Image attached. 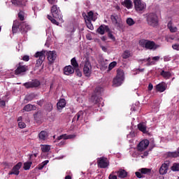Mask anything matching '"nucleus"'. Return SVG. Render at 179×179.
Returning <instances> with one entry per match:
<instances>
[{"instance_id": "nucleus-5", "label": "nucleus", "mask_w": 179, "mask_h": 179, "mask_svg": "<svg viewBox=\"0 0 179 179\" xmlns=\"http://www.w3.org/2000/svg\"><path fill=\"white\" fill-rule=\"evenodd\" d=\"M90 101L97 106L96 108H94V113H98V112L101 113V109L99 107V104L103 101V99L101 97H100L99 96L96 95L95 94H93L92 96H91Z\"/></svg>"}, {"instance_id": "nucleus-41", "label": "nucleus", "mask_w": 179, "mask_h": 179, "mask_svg": "<svg viewBox=\"0 0 179 179\" xmlns=\"http://www.w3.org/2000/svg\"><path fill=\"white\" fill-rule=\"evenodd\" d=\"M94 13L92 11H90L87 13V22L93 21Z\"/></svg>"}, {"instance_id": "nucleus-48", "label": "nucleus", "mask_w": 179, "mask_h": 179, "mask_svg": "<svg viewBox=\"0 0 179 179\" xmlns=\"http://www.w3.org/2000/svg\"><path fill=\"white\" fill-rule=\"evenodd\" d=\"M21 24L22 22H20L18 20H15L13 27L20 28V27H21Z\"/></svg>"}, {"instance_id": "nucleus-51", "label": "nucleus", "mask_w": 179, "mask_h": 179, "mask_svg": "<svg viewBox=\"0 0 179 179\" xmlns=\"http://www.w3.org/2000/svg\"><path fill=\"white\" fill-rule=\"evenodd\" d=\"M108 37L110 39L113 40V41H115V36L113 35V32H112V31H110V32L108 33Z\"/></svg>"}, {"instance_id": "nucleus-14", "label": "nucleus", "mask_w": 179, "mask_h": 179, "mask_svg": "<svg viewBox=\"0 0 179 179\" xmlns=\"http://www.w3.org/2000/svg\"><path fill=\"white\" fill-rule=\"evenodd\" d=\"M22 166V162H18V164H17V165H15L12 169V171H10V172L8 173V175H15V176H18L20 174V169H21Z\"/></svg>"}, {"instance_id": "nucleus-35", "label": "nucleus", "mask_w": 179, "mask_h": 179, "mask_svg": "<svg viewBox=\"0 0 179 179\" xmlns=\"http://www.w3.org/2000/svg\"><path fill=\"white\" fill-rule=\"evenodd\" d=\"M48 20H49L53 24H55L57 26L59 25V22H57L55 19H54L51 15H47Z\"/></svg>"}, {"instance_id": "nucleus-42", "label": "nucleus", "mask_w": 179, "mask_h": 179, "mask_svg": "<svg viewBox=\"0 0 179 179\" xmlns=\"http://www.w3.org/2000/svg\"><path fill=\"white\" fill-rule=\"evenodd\" d=\"M34 98H35V95L34 94H31L25 96V100L28 101H32Z\"/></svg>"}, {"instance_id": "nucleus-11", "label": "nucleus", "mask_w": 179, "mask_h": 179, "mask_svg": "<svg viewBox=\"0 0 179 179\" xmlns=\"http://www.w3.org/2000/svg\"><path fill=\"white\" fill-rule=\"evenodd\" d=\"M46 56L49 64H52L57 59L56 51H48L46 52Z\"/></svg>"}, {"instance_id": "nucleus-10", "label": "nucleus", "mask_w": 179, "mask_h": 179, "mask_svg": "<svg viewBox=\"0 0 179 179\" xmlns=\"http://www.w3.org/2000/svg\"><path fill=\"white\" fill-rule=\"evenodd\" d=\"M83 72L86 77H90L92 73L91 63L89 60H86L84 64Z\"/></svg>"}, {"instance_id": "nucleus-63", "label": "nucleus", "mask_w": 179, "mask_h": 179, "mask_svg": "<svg viewBox=\"0 0 179 179\" xmlns=\"http://www.w3.org/2000/svg\"><path fill=\"white\" fill-rule=\"evenodd\" d=\"M153 89V85L152 83L148 84V90L151 91Z\"/></svg>"}, {"instance_id": "nucleus-59", "label": "nucleus", "mask_w": 179, "mask_h": 179, "mask_svg": "<svg viewBox=\"0 0 179 179\" xmlns=\"http://www.w3.org/2000/svg\"><path fill=\"white\" fill-rule=\"evenodd\" d=\"M20 27L13 26V33L16 34L18 31Z\"/></svg>"}, {"instance_id": "nucleus-23", "label": "nucleus", "mask_w": 179, "mask_h": 179, "mask_svg": "<svg viewBox=\"0 0 179 179\" xmlns=\"http://www.w3.org/2000/svg\"><path fill=\"white\" fill-rule=\"evenodd\" d=\"M137 127L138 128V130L143 132V134L148 133L147 125L145 122L139 123L138 125H137Z\"/></svg>"}, {"instance_id": "nucleus-28", "label": "nucleus", "mask_w": 179, "mask_h": 179, "mask_svg": "<svg viewBox=\"0 0 179 179\" xmlns=\"http://www.w3.org/2000/svg\"><path fill=\"white\" fill-rule=\"evenodd\" d=\"M41 150L43 152H49L51 150L50 145H41Z\"/></svg>"}, {"instance_id": "nucleus-18", "label": "nucleus", "mask_w": 179, "mask_h": 179, "mask_svg": "<svg viewBox=\"0 0 179 179\" xmlns=\"http://www.w3.org/2000/svg\"><path fill=\"white\" fill-rule=\"evenodd\" d=\"M76 138V134H69L67 135L66 134L60 135L57 137V141H59L61 140H69V139H74Z\"/></svg>"}, {"instance_id": "nucleus-2", "label": "nucleus", "mask_w": 179, "mask_h": 179, "mask_svg": "<svg viewBox=\"0 0 179 179\" xmlns=\"http://www.w3.org/2000/svg\"><path fill=\"white\" fill-rule=\"evenodd\" d=\"M146 22L148 26L153 28H157L159 25V17L157 14L153 13H150L146 16Z\"/></svg>"}, {"instance_id": "nucleus-25", "label": "nucleus", "mask_w": 179, "mask_h": 179, "mask_svg": "<svg viewBox=\"0 0 179 179\" xmlns=\"http://www.w3.org/2000/svg\"><path fill=\"white\" fill-rule=\"evenodd\" d=\"M167 27L171 33H176L178 31V27L173 26L172 21L168 22Z\"/></svg>"}, {"instance_id": "nucleus-38", "label": "nucleus", "mask_w": 179, "mask_h": 179, "mask_svg": "<svg viewBox=\"0 0 179 179\" xmlns=\"http://www.w3.org/2000/svg\"><path fill=\"white\" fill-rule=\"evenodd\" d=\"M102 91H103V88L102 87H96L93 94H96V95L100 96L101 93Z\"/></svg>"}, {"instance_id": "nucleus-50", "label": "nucleus", "mask_w": 179, "mask_h": 179, "mask_svg": "<svg viewBox=\"0 0 179 179\" xmlns=\"http://www.w3.org/2000/svg\"><path fill=\"white\" fill-rule=\"evenodd\" d=\"M82 115H83V113H78L74 117H73V120L74 121H78L79 119L82 117Z\"/></svg>"}, {"instance_id": "nucleus-27", "label": "nucleus", "mask_w": 179, "mask_h": 179, "mask_svg": "<svg viewBox=\"0 0 179 179\" xmlns=\"http://www.w3.org/2000/svg\"><path fill=\"white\" fill-rule=\"evenodd\" d=\"M167 157H173V158H176L179 157V148L178 150L177 151L175 152H167Z\"/></svg>"}, {"instance_id": "nucleus-33", "label": "nucleus", "mask_w": 179, "mask_h": 179, "mask_svg": "<svg viewBox=\"0 0 179 179\" xmlns=\"http://www.w3.org/2000/svg\"><path fill=\"white\" fill-rule=\"evenodd\" d=\"M13 5L15 6H22L23 0H11Z\"/></svg>"}, {"instance_id": "nucleus-45", "label": "nucleus", "mask_w": 179, "mask_h": 179, "mask_svg": "<svg viewBox=\"0 0 179 179\" xmlns=\"http://www.w3.org/2000/svg\"><path fill=\"white\" fill-rule=\"evenodd\" d=\"M116 66H117V62H112L111 63H110L109 66H108V71H111Z\"/></svg>"}, {"instance_id": "nucleus-57", "label": "nucleus", "mask_w": 179, "mask_h": 179, "mask_svg": "<svg viewBox=\"0 0 179 179\" xmlns=\"http://www.w3.org/2000/svg\"><path fill=\"white\" fill-rule=\"evenodd\" d=\"M104 27V31L107 32V33H109V32H111L110 28L108 27V26L107 25H103Z\"/></svg>"}, {"instance_id": "nucleus-32", "label": "nucleus", "mask_w": 179, "mask_h": 179, "mask_svg": "<svg viewBox=\"0 0 179 179\" xmlns=\"http://www.w3.org/2000/svg\"><path fill=\"white\" fill-rule=\"evenodd\" d=\"M71 64L74 69L79 68V64H78V62H76V57H73V59H71Z\"/></svg>"}, {"instance_id": "nucleus-24", "label": "nucleus", "mask_w": 179, "mask_h": 179, "mask_svg": "<svg viewBox=\"0 0 179 179\" xmlns=\"http://www.w3.org/2000/svg\"><path fill=\"white\" fill-rule=\"evenodd\" d=\"M66 105V101L64 99H60L57 103V110H62Z\"/></svg>"}, {"instance_id": "nucleus-1", "label": "nucleus", "mask_w": 179, "mask_h": 179, "mask_svg": "<svg viewBox=\"0 0 179 179\" xmlns=\"http://www.w3.org/2000/svg\"><path fill=\"white\" fill-rule=\"evenodd\" d=\"M138 43L141 47L149 50H156L160 47V45L156 44L154 41H150L148 39H141L139 41Z\"/></svg>"}, {"instance_id": "nucleus-16", "label": "nucleus", "mask_w": 179, "mask_h": 179, "mask_svg": "<svg viewBox=\"0 0 179 179\" xmlns=\"http://www.w3.org/2000/svg\"><path fill=\"white\" fill-rule=\"evenodd\" d=\"M27 70H28V66H22L21 63H19V64L17 66V69L15 71V74L20 75L22 73L26 72Z\"/></svg>"}, {"instance_id": "nucleus-6", "label": "nucleus", "mask_w": 179, "mask_h": 179, "mask_svg": "<svg viewBox=\"0 0 179 179\" xmlns=\"http://www.w3.org/2000/svg\"><path fill=\"white\" fill-rule=\"evenodd\" d=\"M133 3L134 4V9H136V12H143V10L146 9V3L141 0H134L133 1Z\"/></svg>"}, {"instance_id": "nucleus-9", "label": "nucleus", "mask_w": 179, "mask_h": 179, "mask_svg": "<svg viewBox=\"0 0 179 179\" xmlns=\"http://www.w3.org/2000/svg\"><path fill=\"white\" fill-rule=\"evenodd\" d=\"M151 173V169L149 168H141L138 172H136V176L138 178H143V175H150Z\"/></svg>"}, {"instance_id": "nucleus-37", "label": "nucleus", "mask_w": 179, "mask_h": 179, "mask_svg": "<svg viewBox=\"0 0 179 179\" xmlns=\"http://www.w3.org/2000/svg\"><path fill=\"white\" fill-rule=\"evenodd\" d=\"M131 57V52L129 50H126L123 55H122V58L124 59H127Z\"/></svg>"}, {"instance_id": "nucleus-7", "label": "nucleus", "mask_w": 179, "mask_h": 179, "mask_svg": "<svg viewBox=\"0 0 179 179\" xmlns=\"http://www.w3.org/2000/svg\"><path fill=\"white\" fill-rule=\"evenodd\" d=\"M22 85L27 89L36 88L41 85V83L38 80H32L28 83H24Z\"/></svg>"}, {"instance_id": "nucleus-34", "label": "nucleus", "mask_w": 179, "mask_h": 179, "mask_svg": "<svg viewBox=\"0 0 179 179\" xmlns=\"http://www.w3.org/2000/svg\"><path fill=\"white\" fill-rule=\"evenodd\" d=\"M48 163H49L48 159L44 160L43 162H41V164H39V165H38V169L42 170Z\"/></svg>"}, {"instance_id": "nucleus-44", "label": "nucleus", "mask_w": 179, "mask_h": 179, "mask_svg": "<svg viewBox=\"0 0 179 179\" xmlns=\"http://www.w3.org/2000/svg\"><path fill=\"white\" fill-rule=\"evenodd\" d=\"M18 18L20 20L21 22L24 21V13L23 11H20L18 13Z\"/></svg>"}, {"instance_id": "nucleus-60", "label": "nucleus", "mask_w": 179, "mask_h": 179, "mask_svg": "<svg viewBox=\"0 0 179 179\" xmlns=\"http://www.w3.org/2000/svg\"><path fill=\"white\" fill-rule=\"evenodd\" d=\"M117 176L116 175H115L114 173H111L109 176V179H117Z\"/></svg>"}, {"instance_id": "nucleus-64", "label": "nucleus", "mask_w": 179, "mask_h": 179, "mask_svg": "<svg viewBox=\"0 0 179 179\" xmlns=\"http://www.w3.org/2000/svg\"><path fill=\"white\" fill-rule=\"evenodd\" d=\"M6 106V101L2 100L0 101V106L1 107H4Z\"/></svg>"}, {"instance_id": "nucleus-36", "label": "nucleus", "mask_w": 179, "mask_h": 179, "mask_svg": "<svg viewBox=\"0 0 179 179\" xmlns=\"http://www.w3.org/2000/svg\"><path fill=\"white\" fill-rule=\"evenodd\" d=\"M32 165V162L31 161H28L24 163V170L27 171L29 170Z\"/></svg>"}, {"instance_id": "nucleus-54", "label": "nucleus", "mask_w": 179, "mask_h": 179, "mask_svg": "<svg viewBox=\"0 0 179 179\" xmlns=\"http://www.w3.org/2000/svg\"><path fill=\"white\" fill-rule=\"evenodd\" d=\"M76 70V74L78 76V77H81L82 76V72H80V71L78 69H75Z\"/></svg>"}, {"instance_id": "nucleus-29", "label": "nucleus", "mask_w": 179, "mask_h": 179, "mask_svg": "<svg viewBox=\"0 0 179 179\" xmlns=\"http://www.w3.org/2000/svg\"><path fill=\"white\" fill-rule=\"evenodd\" d=\"M131 111H136L137 113H141V107L139 103L131 105Z\"/></svg>"}, {"instance_id": "nucleus-52", "label": "nucleus", "mask_w": 179, "mask_h": 179, "mask_svg": "<svg viewBox=\"0 0 179 179\" xmlns=\"http://www.w3.org/2000/svg\"><path fill=\"white\" fill-rule=\"evenodd\" d=\"M29 59H30V57L27 55H25L24 56H22V60L24 62H29Z\"/></svg>"}, {"instance_id": "nucleus-13", "label": "nucleus", "mask_w": 179, "mask_h": 179, "mask_svg": "<svg viewBox=\"0 0 179 179\" xmlns=\"http://www.w3.org/2000/svg\"><path fill=\"white\" fill-rule=\"evenodd\" d=\"M50 12L54 19H60L59 12L57 5H53L51 7Z\"/></svg>"}, {"instance_id": "nucleus-26", "label": "nucleus", "mask_w": 179, "mask_h": 179, "mask_svg": "<svg viewBox=\"0 0 179 179\" xmlns=\"http://www.w3.org/2000/svg\"><path fill=\"white\" fill-rule=\"evenodd\" d=\"M36 106L31 105V104H27V106H24V111L29 112V111H36Z\"/></svg>"}, {"instance_id": "nucleus-31", "label": "nucleus", "mask_w": 179, "mask_h": 179, "mask_svg": "<svg viewBox=\"0 0 179 179\" xmlns=\"http://www.w3.org/2000/svg\"><path fill=\"white\" fill-rule=\"evenodd\" d=\"M160 76L164 78H169L171 77V73L169 71H162Z\"/></svg>"}, {"instance_id": "nucleus-61", "label": "nucleus", "mask_w": 179, "mask_h": 179, "mask_svg": "<svg viewBox=\"0 0 179 179\" xmlns=\"http://www.w3.org/2000/svg\"><path fill=\"white\" fill-rule=\"evenodd\" d=\"M159 106H156V107L153 108V109H152L153 113H159Z\"/></svg>"}, {"instance_id": "nucleus-3", "label": "nucleus", "mask_w": 179, "mask_h": 179, "mask_svg": "<svg viewBox=\"0 0 179 179\" xmlns=\"http://www.w3.org/2000/svg\"><path fill=\"white\" fill-rule=\"evenodd\" d=\"M124 80V73L122 70L118 69L117 71V76L113 79V85L114 87H119L122 85Z\"/></svg>"}, {"instance_id": "nucleus-40", "label": "nucleus", "mask_w": 179, "mask_h": 179, "mask_svg": "<svg viewBox=\"0 0 179 179\" xmlns=\"http://www.w3.org/2000/svg\"><path fill=\"white\" fill-rule=\"evenodd\" d=\"M111 21L113 24H117V19H118V15H112L110 16Z\"/></svg>"}, {"instance_id": "nucleus-20", "label": "nucleus", "mask_w": 179, "mask_h": 179, "mask_svg": "<svg viewBox=\"0 0 179 179\" xmlns=\"http://www.w3.org/2000/svg\"><path fill=\"white\" fill-rule=\"evenodd\" d=\"M115 174H117V177L120 178H125L128 176V173L125 169H119V171L115 172Z\"/></svg>"}, {"instance_id": "nucleus-21", "label": "nucleus", "mask_w": 179, "mask_h": 179, "mask_svg": "<svg viewBox=\"0 0 179 179\" xmlns=\"http://www.w3.org/2000/svg\"><path fill=\"white\" fill-rule=\"evenodd\" d=\"M167 88L165 83H159L156 85V90L159 92H164Z\"/></svg>"}, {"instance_id": "nucleus-15", "label": "nucleus", "mask_w": 179, "mask_h": 179, "mask_svg": "<svg viewBox=\"0 0 179 179\" xmlns=\"http://www.w3.org/2000/svg\"><path fill=\"white\" fill-rule=\"evenodd\" d=\"M97 162L98 166L101 169H106L108 166V161L106 157L98 158Z\"/></svg>"}, {"instance_id": "nucleus-43", "label": "nucleus", "mask_w": 179, "mask_h": 179, "mask_svg": "<svg viewBox=\"0 0 179 179\" xmlns=\"http://www.w3.org/2000/svg\"><path fill=\"white\" fill-rule=\"evenodd\" d=\"M85 24L87 25V27L90 29V30H93L94 29V27L93 24H92V20L90 21H86Z\"/></svg>"}, {"instance_id": "nucleus-62", "label": "nucleus", "mask_w": 179, "mask_h": 179, "mask_svg": "<svg viewBox=\"0 0 179 179\" xmlns=\"http://www.w3.org/2000/svg\"><path fill=\"white\" fill-rule=\"evenodd\" d=\"M48 106L49 108H47L48 111L50 112L52 111V108H53V106L51 103H48Z\"/></svg>"}, {"instance_id": "nucleus-12", "label": "nucleus", "mask_w": 179, "mask_h": 179, "mask_svg": "<svg viewBox=\"0 0 179 179\" xmlns=\"http://www.w3.org/2000/svg\"><path fill=\"white\" fill-rule=\"evenodd\" d=\"M170 166L169 161H165L164 164H162V166L159 168V173L161 175H164L168 173L169 167Z\"/></svg>"}, {"instance_id": "nucleus-55", "label": "nucleus", "mask_w": 179, "mask_h": 179, "mask_svg": "<svg viewBox=\"0 0 179 179\" xmlns=\"http://www.w3.org/2000/svg\"><path fill=\"white\" fill-rule=\"evenodd\" d=\"M135 136V134L134 131H130V134H129L127 135V138H134Z\"/></svg>"}, {"instance_id": "nucleus-46", "label": "nucleus", "mask_w": 179, "mask_h": 179, "mask_svg": "<svg viewBox=\"0 0 179 179\" xmlns=\"http://www.w3.org/2000/svg\"><path fill=\"white\" fill-rule=\"evenodd\" d=\"M171 170L173 171H179V164H173L171 166Z\"/></svg>"}, {"instance_id": "nucleus-49", "label": "nucleus", "mask_w": 179, "mask_h": 179, "mask_svg": "<svg viewBox=\"0 0 179 179\" xmlns=\"http://www.w3.org/2000/svg\"><path fill=\"white\" fill-rule=\"evenodd\" d=\"M18 127L20 129H23L26 128V124L23 122H18Z\"/></svg>"}, {"instance_id": "nucleus-22", "label": "nucleus", "mask_w": 179, "mask_h": 179, "mask_svg": "<svg viewBox=\"0 0 179 179\" xmlns=\"http://www.w3.org/2000/svg\"><path fill=\"white\" fill-rule=\"evenodd\" d=\"M38 138H39V141H45L48 139V134L47 131H41L38 135Z\"/></svg>"}, {"instance_id": "nucleus-58", "label": "nucleus", "mask_w": 179, "mask_h": 179, "mask_svg": "<svg viewBox=\"0 0 179 179\" xmlns=\"http://www.w3.org/2000/svg\"><path fill=\"white\" fill-rule=\"evenodd\" d=\"M172 48L176 50H179V45L173 44V45H172Z\"/></svg>"}, {"instance_id": "nucleus-30", "label": "nucleus", "mask_w": 179, "mask_h": 179, "mask_svg": "<svg viewBox=\"0 0 179 179\" xmlns=\"http://www.w3.org/2000/svg\"><path fill=\"white\" fill-rule=\"evenodd\" d=\"M123 5L127 9H131L133 8V3L131 0H124Z\"/></svg>"}, {"instance_id": "nucleus-8", "label": "nucleus", "mask_w": 179, "mask_h": 179, "mask_svg": "<svg viewBox=\"0 0 179 179\" xmlns=\"http://www.w3.org/2000/svg\"><path fill=\"white\" fill-rule=\"evenodd\" d=\"M150 145V141L148 139L142 140L139 142L138 145H137V150L140 152H143L148 148Z\"/></svg>"}, {"instance_id": "nucleus-56", "label": "nucleus", "mask_w": 179, "mask_h": 179, "mask_svg": "<svg viewBox=\"0 0 179 179\" xmlns=\"http://www.w3.org/2000/svg\"><path fill=\"white\" fill-rule=\"evenodd\" d=\"M82 16L86 22V21H87V20H88V15L86 14V13H83Z\"/></svg>"}, {"instance_id": "nucleus-47", "label": "nucleus", "mask_w": 179, "mask_h": 179, "mask_svg": "<svg viewBox=\"0 0 179 179\" xmlns=\"http://www.w3.org/2000/svg\"><path fill=\"white\" fill-rule=\"evenodd\" d=\"M127 23L129 26L131 27L135 24V22L132 18H128L127 20Z\"/></svg>"}, {"instance_id": "nucleus-39", "label": "nucleus", "mask_w": 179, "mask_h": 179, "mask_svg": "<svg viewBox=\"0 0 179 179\" xmlns=\"http://www.w3.org/2000/svg\"><path fill=\"white\" fill-rule=\"evenodd\" d=\"M97 32L100 35H103L105 34L104 25L99 26V27L97 29Z\"/></svg>"}, {"instance_id": "nucleus-53", "label": "nucleus", "mask_w": 179, "mask_h": 179, "mask_svg": "<svg viewBox=\"0 0 179 179\" xmlns=\"http://www.w3.org/2000/svg\"><path fill=\"white\" fill-rule=\"evenodd\" d=\"M36 103L40 106H43V105L44 104V99H41L39 101H36Z\"/></svg>"}, {"instance_id": "nucleus-4", "label": "nucleus", "mask_w": 179, "mask_h": 179, "mask_svg": "<svg viewBox=\"0 0 179 179\" xmlns=\"http://www.w3.org/2000/svg\"><path fill=\"white\" fill-rule=\"evenodd\" d=\"M45 53L46 50H44L35 53L34 57L38 58V59L36 60V67L38 68L42 65L43 61L45 59Z\"/></svg>"}, {"instance_id": "nucleus-19", "label": "nucleus", "mask_w": 179, "mask_h": 179, "mask_svg": "<svg viewBox=\"0 0 179 179\" xmlns=\"http://www.w3.org/2000/svg\"><path fill=\"white\" fill-rule=\"evenodd\" d=\"M75 73V69L72 66H67L64 68V73L69 76Z\"/></svg>"}, {"instance_id": "nucleus-17", "label": "nucleus", "mask_w": 179, "mask_h": 179, "mask_svg": "<svg viewBox=\"0 0 179 179\" xmlns=\"http://www.w3.org/2000/svg\"><path fill=\"white\" fill-rule=\"evenodd\" d=\"M30 29H31L30 25H29L24 22H21V27H20L21 34H25L28 32V31H30Z\"/></svg>"}]
</instances>
